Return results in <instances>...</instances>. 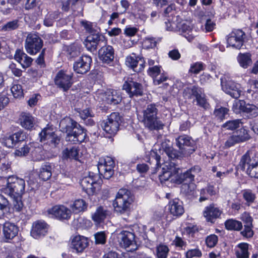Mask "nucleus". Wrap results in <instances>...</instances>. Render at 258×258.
Here are the masks:
<instances>
[{
	"label": "nucleus",
	"instance_id": "35",
	"mask_svg": "<svg viewBox=\"0 0 258 258\" xmlns=\"http://www.w3.org/2000/svg\"><path fill=\"white\" fill-rule=\"evenodd\" d=\"M242 198L245 201V205L249 206L256 199L255 193L250 189H244L241 191Z\"/></svg>",
	"mask_w": 258,
	"mask_h": 258
},
{
	"label": "nucleus",
	"instance_id": "51",
	"mask_svg": "<svg viewBox=\"0 0 258 258\" xmlns=\"http://www.w3.org/2000/svg\"><path fill=\"white\" fill-rule=\"evenodd\" d=\"M183 182L184 183L182 184L181 187V191L185 194H190L194 189L195 184L192 183V181H184Z\"/></svg>",
	"mask_w": 258,
	"mask_h": 258
},
{
	"label": "nucleus",
	"instance_id": "62",
	"mask_svg": "<svg viewBox=\"0 0 258 258\" xmlns=\"http://www.w3.org/2000/svg\"><path fill=\"white\" fill-rule=\"evenodd\" d=\"M68 54L70 58H73L80 54L79 48L76 46H72L68 49Z\"/></svg>",
	"mask_w": 258,
	"mask_h": 258
},
{
	"label": "nucleus",
	"instance_id": "39",
	"mask_svg": "<svg viewBox=\"0 0 258 258\" xmlns=\"http://www.w3.org/2000/svg\"><path fill=\"white\" fill-rule=\"evenodd\" d=\"M161 148L165 152L169 158L173 159L178 158L176 151L172 148L169 141H165L161 143Z\"/></svg>",
	"mask_w": 258,
	"mask_h": 258
},
{
	"label": "nucleus",
	"instance_id": "26",
	"mask_svg": "<svg viewBox=\"0 0 258 258\" xmlns=\"http://www.w3.org/2000/svg\"><path fill=\"white\" fill-rule=\"evenodd\" d=\"M175 162L174 160L169 163H166L162 168V173L159 175V179L161 182L168 180L171 181L173 172H175Z\"/></svg>",
	"mask_w": 258,
	"mask_h": 258
},
{
	"label": "nucleus",
	"instance_id": "18",
	"mask_svg": "<svg viewBox=\"0 0 258 258\" xmlns=\"http://www.w3.org/2000/svg\"><path fill=\"white\" fill-rule=\"evenodd\" d=\"M91 62L92 58L90 56L83 55L74 63V70L78 74H85L89 71Z\"/></svg>",
	"mask_w": 258,
	"mask_h": 258
},
{
	"label": "nucleus",
	"instance_id": "8",
	"mask_svg": "<svg viewBox=\"0 0 258 258\" xmlns=\"http://www.w3.org/2000/svg\"><path fill=\"white\" fill-rule=\"evenodd\" d=\"M121 117L118 112H112L101 123L103 130L109 136L115 135L119 130Z\"/></svg>",
	"mask_w": 258,
	"mask_h": 258
},
{
	"label": "nucleus",
	"instance_id": "59",
	"mask_svg": "<svg viewBox=\"0 0 258 258\" xmlns=\"http://www.w3.org/2000/svg\"><path fill=\"white\" fill-rule=\"evenodd\" d=\"M87 40L89 42H94L97 44H99L100 41V36L95 31H93L92 33H90V34L87 37Z\"/></svg>",
	"mask_w": 258,
	"mask_h": 258
},
{
	"label": "nucleus",
	"instance_id": "60",
	"mask_svg": "<svg viewBox=\"0 0 258 258\" xmlns=\"http://www.w3.org/2000/svg\"><path fill=\"white\" fill-rule=\"evenodd\" d=\"M240 219L244 222V225H252V218L248 213H243L241 215Z\"/></svg>",
	"mask_w": 258,
	"mask_h": 258
},
{
	"label": "nucleus",
	"instance_id": "10",
	"mask_svg": "<svg viewBox=\"0 0 258 258\" xmlns=\"http://www.w3.org/2000/svg\"><path fill=\"white\" fill-rule=\"evenodd\" d=\"M258 166V153L248 151L241 158L239 167L246 173Z\"/></svg>",
	"mask_w": 258,
	"mask_h": 258
},
{
	"label": "nucleus",
	"instance_id": "55",
	"mask_svg": "<svg viewBox=\"0 0 258 258\" xmlns=\"http://www.w3.org/2000/svg\"><path fill=\"white\" fill-rule=\"evenodd\" d=\"M13 199L14 209L16 211H20L23 207V204L21 200L22 197H11Z\"/></svg>",
	"mask_w": 258,
	"mask_h": 258
},
{
	"label": "nucleus",
	"instance_id": "16",
	"mask_svg": "<svg viewBox=\"0 0 258 258\" xmlns=\"http://www.w3.org/2000/svg\"><path fill=\"white\" fill-rule=\"evenodd\" d=\"M122 89L126 91L130 97L141 96L143 92L142 85L134 81L133 78L128 79L125 81Z\"/></svg>",
	"mask_w": 258,
	"mask_h": 258
},
{
	"label": "nucleus",
	"instance_id": "52",
	"mask_svg": "<svg viewBox=\"0 0 258 258\" xmlns=\"http://www.w3.org/2000/svg\"><path fill=\"white\" fill-rule=\"evenodd\" d=\"M11 92L15 98H19L22 96L23 92L22 86L19 84L14 85L11 89Z\"/></svg>",
	"mask_w": 258,
	"mask_h": 258
},
{
	"label": "nucleus",
	"instance_id": "42",
	"mask_svg": "<svg viewBox=\"0 0 258 258\" xmlns=\"http://www.w3.org/2000/svg\"><path fill=\"white\" fill-rule=\"evenodd\" d=\"M238 247V249L236 252L237 257L238 258H248L249 256L248 244L245 243H240Z\"/></svg>",
	"mask_w": 258,
	"mask_h": 258
},
{
	"label": "nucleus",
	"instance_id": "40",
	"mask_svg": "<svg viewBox=\"0 0 258 258\" xmlns=\"http://www.w3.org/2000/svg\"><path fill=\"white\" fill-rule=\"evenodd\" d=\"M225 226L229 230L239 231L242 228V224L239 221L230 219L225 221Z\"/></svg>",
	"mask_w": 258,
	"mask_h": 258
},
{
	"label": "nucleus",
	"instance_id": "49",
	"mask_svg": "<svg viewBox=\"0 0 258 258\" xmlns=\"http://www.w3.org/2000/svg\"><path fill=\"white\" fill-rule=\"evenodd\" d=\"M245 113L250 117H256L258 116V107L253 104H247Z\"/></svg>",
	"mask_w": 258,
	"mask_h": 258
},
{
	"label": "nucleus",
	"instance_id": "28",
	"mask_svg": "<svg viewBox=\"0 0 258 258\" xmlns=\"http://www.w3.org/2000/svg\"><path fill=\"white\" fill-rule=\"evenodd\" d=\"M25 136L22 132H17L12 135L6 136L3 139L2 143L8 148L13 147L16 143L24 140Z\"/></svg>",
	"mask_w": 258,
	"mask_h": 258
},
{
	"label": "nucleus",
	"instance_id": "54",
	"mask_svg": "<svg viewBox=\"0 0 258 258\" xmlns=\"http://www.w3.org/2000/svg\"><path fill=\"white\" fill-rule=\"evenodd\" d=\"M197 104L205 109H207L209 107V104L205 98V95L200 93L196 98Z\"/></svg>",
	"mask_w": 258,
	"mask_h": 258
},
{
	"label": "nucleus",
	"instance_id": "32",
	"mask_svg": "<svg viewBox=\"0 0 258 258\" xmlns=\"http://www.w3.org/2000/svg\"><path fill=\"white\" fill-rule=\"evenodd\" d=\"M180 31L188 41H191L195 36L196 32L193 30L192 25L189 23L183 24L180 28Z\"/></svg>",
	"mask_w": 258,
	"mask_h": 258
},
{
	"label": "nucleus",
	"instance_id": "36",
	"mask_svg": "<svg viewBox=\"0 0 258 258\" xmlns=\"http://www.w3.org/2000/svg\"><path fill=\"white\" fill-rule=\"evenodd\" d=\"M237 61L242 68H247L252 64L251 55L249 53H240L237 56Z\"/></svg>",
	"mask_w": 258,
	"mask_h": 258
},
{
	"label": "nucleus",
	"instance_id": "43",
	"mask_svg": "<svg viewBox=\"0 0 258 258\" xmlns=\"http://www.w3.org/2000/svg\"><path fill=\"white\" fill-rule=\"evenodd\" d=\"M241 124L240 119H234L227 121L222 125V127L227 130L233 131L238 128Z\"/></svg>",
	"mask_w": 258,
	"mask_h": 258
},
{
	"label": "nucleus",
	"instance_id": "14",
	"mask_svg": "<svg viewBox=\"0 0 258 258\" xmlns=\"http://www.w3.org/2000/svg\"><path fill=\"white\" fill-rule=\"evenodd\" d=\"M47 213L59 220L70 219L72 212L70 209L62 205L53 206L47 210Z\"/></svg>",
	"mask_w": 258,
	"mask_h": 258
},
{
	"label": "nucleus",
	"instance_id": "45",
	"mask_svg": "<svg viewBox=\"0 0 258 258\" xmlns=\"http://www.w3.org/2000/svg\"><path fill=\"white\" fill-rule=\"evenodd\" d=\"M229 109L226 107L217 106L215 108L214 114L215 117L220 120L225 118V115L228 114Z\"/></svg>",
	"mask_w": 258,
	"mask_h": 258
},
{
	"label": "nucleus",
	"instance_id": "11",
	"mask_svg": "<svg viewBox=\"0 0 258 258\" xmlns=\"http://www.w3.org/2000/svg\"><path fill=\"white\" fill-rule=\"evenodd\" d=\"M114 161L112 158L106 157L100 159L98 164V172L106 179L110 178L114 173Z\"/></svg>",
	"mask_w": 258,
	"mask_h": 258
},
{
	"label": "nucleus",
	"instance_id": "27",
	"mask_svg": "<svg viewBox=\"0 0 258 258\" xmlns=\"http://www.w3.org/2000/svg\"><path fill=\"white\" fill-rule=\"evenodd\" d=\"M168 210L173 216L179 217L184 213L182 203L178 199H174L169 202Z\"/></svg>",
	"mask_w": 258,
	"mask_h": 258
},
{
	"label": "nucleus",
	"instance_id": "7",
	"mask_svg": "<svg viewBox=\"0 0 258 258\" xmlns=\"http://www.w3.org/2000/svg\"><path fill=\"white\" fill-rule=\"evenodd\" d=\"M175 168L176 171L173 172L172 174L171 182L176 184H181L184 181H193L195 174L200 171V168L199 166H195L182 173L181 170L175 163Z\"/></svg>",
	"mask_w": 258,
	"mask_h": 258
},
{
	"label": "nucleus",
	"instance_id": "31",
	"mask_svg": "<svg viewBox=\"0 0 258 258\" xmlns=\"http://www.w3.org/2000/svg\"><path fill=\"white\" fill-rule=\"evenodd\" d=\"M108 214L109 211L106 208L99 206L96 211L92 214L91 218L95 224L98 225L103 222Z\"/></svg>",
	"mask_w": 258,
	"mask_h": 258
},
{
	"label": "nucleus",
	"instance_id": "37",
	"mask_svg": "<svg viewBox=\"0 0 258 258\" xmlns=\"http://www.w3.org/2000/svg\"><path fill=\"white\" fill-rule=\"evenodd\" d=\"M62 157L64 159L78 160L79 158V150L77 147L74 146L67 148L62 152Z\"/></svg>",
	"mask_w": 258,
	"mask_h": 258
},
{
	"label": "nucleus",
	"instance_id": "20",
	"mask_svg": "<svg viewBox=\"0 0 258 258\" xmlns=\"http://www.w3.org/2000/svg\"><path fill=\"white\" fill-rule=\"evenodd\" d=\"M176 144L183 154L191 153L195 151L194 149H187V147H192L194 144V141L187 136L182 135L176 138Z\"/></svg>",
	"mask_w": 258,
	"mask_h": 258
},
{
	"label": "nucleus",
	"instance_id": "64",
	"mask_svg": "<svg viewBox=\"0 0 258 258\" xmlns=\"http://www.w3.org/2000/svg\"><path fill=\"white\" fill-rule=\"evenodd\" d=\"M203 69V65L202 62H196L190 67L189 71L194 74H198Z\"/></svg>",
	"mask_w": 258,
	"mask_h": 258
},
{
	"label": "nucleus",
	"instance_id": "12",
	"mask_svg": "<svg viewBox=\"0 0 258 258\" xmlns=\"http://www.w3.org/2000/svg\"><path fill=\"white\" fill-rule=\"evenodd\" d=\"M72 77V73L61 70L57 73L55 78V84L60 89L67 91L73 84Z\"/></svg>",
	"mask_w": 258,
	"mask_h": 258
},
{
	"label": "nucleus",
	"instance_id": "33",
	"mask_svg": "<svg viewBox=\"0 0 258 258\" xmlns=\"http://www.w3.org/2000/svg\"><path fill=\"white\" fill-rule=\"evenodd\" d=\"M20 119L21 124L23 127L30 130L34 126L35 123L34 118L30 114L22 113Z\"/></svg>",
	"mask_w": 258,
	"mask_h": 258
},
{
	"label": "nucleus",
	"instance_id": "5",
	"mask_svg": "<svg viewBox=\"0 0 258 258\" xmlns=\"http://www.w3.org/2000/svg\"><path fill=\"white\" fill-rule=\"evenodd\" d=\"M101 179L98 173L89 172L80 181L83 189L88 195H93L100 187Z\"/></svg>",
	"mask_w": 258,
	"mask_h": 258
},
{
	"label": "nucleus",
	"instance_id": "61",
	"mask_svg": "<svg viewBox=\"0 0 258 258\" xmlns=\"http://www.w3.org/2000/svg\"><path fill=\"white\" fill-rule=\"evenodd\" d=\"M9 69L11 71L12 74L16 77H19L22 75V71L16 67L14 63H11L9 66Z\"/></svg>",
	"mask_w": 258,
	"mask_h": 258
},
{
	"label": "nucleus",
	"instance_id": "41",
	"mask_svg": "<svg viewBox=\"0 0 258 258\" xmlns=\"http://www.w3.org/2000/svg\"><path fill=\"white\" fill-rule=\"evenodd\" d=\"M10 209L9 201L3 196L0 195V219L5 217V213Z\"/></svg>",
	"mask_w": 258,
	"mask_h": 258
},
{
	"label": "nucleus",
	"instance_id": "30",
	"mask_svg": "<svg viewBox=\"0 0 258 258\" xmlns=\"http://www.w3.org/2000/svg\"><path fill=\"white\" fill-rule=\"evenodd\" d=\"M3 231L6 239H12L18 234L19 228L14 223L6 222L4 224Z\"/></svg>",
	"mask_w": 258,
	"mask_h": 258
},
{
	"label": "nucleus",
	"instance_id": "63",
	"mask_svg": "<svg viewBox=\"0 0 258 258\" xmlns=\"http://www.w3.org/2000/svg\"><path fill=\"white\" fill-rule=\"evenodd\" d=\"M81 118L84 120L86 119L89 117L93 116V112L89 108H86L84 110H80L78 111Z\"/></svg>",
	"mask_w": 258,
	"mask_h": 258
},
{
	"label": "nucleus",
	"instance_id": "56",
	"mask_svg": "<svg viewBox=\"0 0 258 258\" xmlns=\"http://www.w3.org/2000/svg\"><path fill=\"white\" fill-rule=\"evenodd\" d=\"M160 68L158 66L150 67L148 70V74L154 79L160 74L161 72Z\"/></svg>",
	"mask_w": 258,
	"mask_h": 258
},
{
	"label": "nucleus",
	"instance_id": "17",
	"mask_svg": "<svg viewBox=\"0 0 258 258\" xmlns=\"http://www.w3.org/2000/svg\"><path fill=\"white\" fill-rule=\"evenodd\" d=\"M221 86L222 90L233 98L237 99L240 97L241 90L239 84L231 80L224 81L221 79Z\"/></svg>",
	"mask_w": 258,
	"mask_h": 258
},
{
	"label": "nucleus",
	"instance_id": "2",
	"mask_svg": "<svg viewBox=\"0 0 258 258\" xmlns=\"http://www.w3.org/2000/svg\"><path fill=\"white\" fill-rule=\"evenodd\" d=\"M25 187V182L23 179L11 176L8 178L7 184L3 185L1 190L10 197H20L24 193Z\"/></svg>",
	"mask_w": 258,
	"mask_h": 258
},
{
	"label": "nucleus",
	"instance_id": "38",
	"mask_svg": "<svg viewBox=\"0 0 258 258\" xmlns=\"http://www.w3.org/2000/svg\"><path fill=\"white\" fill-rule=\"evenodd\" d=\"M70 207L74 213H78L86 210L87 208V204L83 199H78L71 205Z\"/></svg>",
	"mask_w": 258,
	"mask_h": 258
},
{
	"label": "nucleus",
	"instance_id": "48",
	"mask_svg": "<svg viewBox=\"0 0 258 258\" xmlns=\"http://www.w3.org/2000/svg\"><path fill=\"white\" fill-rule=\"evenodd\" d=\"M246 140L245 138L239 136H232L229 138L225 143L226 148H229L236 143L243 142Z\"/></svg>",
	"mask_w": 258,
	"mask_h": 258
},
{
	"label": "nucleus",
	"instance_id": "44",
	"mask_svg": "<svg viewBox=\"0 0 258 258\" xmlns=\"http://www.w3.org/2000/svg\"><path fill=\"white\" fill-rule=\"evenodd\" d=\"M246 107H247V104L243 100H235L233 103L232 109L236 114L242 112L245 113V108Z\"/></svg>",
	"mask_w": 258,
	"mask_h": 258
},
{
	"label": "nucleus",
	"instance_id": "13",
	"mask_svg": "<svg viewBox=\"0 0 258 258\" xmlns=\"http://www.w3.org/2000/svg\"><path fill=\"white\" fill-rule=\"evenodd\" d=\"M245 33L241 30H233L227 36V42L229 46L239 49L243 45Z\"/></svg>",
	"mask_w": 258,
	"mask_h": 258
},
{
	"label": "nucleus",
	"instance_id": "29",
	"mask_svg": "<svg viewBox=\"0 0 258 258\" xmlns=\"http://www.w3.org/2000/svg\"><path fill=\"white\" fill-rule=\"evenodd\" d=\"M222 211L214 205H210L205 208L204 211V216L206 220L211 222L221 215Z\"/></svg>",
	"mask_w": 258,
	"mask_h": 258
},
{
	"label": "nucleus",
	"instance_id": "6",
	"mask_svg": "<svg viewBox=\"0 0 258 258\" xmlns=\"http://www.w3.org/2000/svg\"><path fill=\"white\" fill-rule=\"evenodd\" d=\"M118 241L120 246L128 251H134L138 248L136 236L133 230H122L118 234Z\"/></svg>",
	"mask_w": 258,
	"mask_h": 258
},
{
	"label": "nucleus",
	"instance_id": "9",
	"mask_svg": "<svg viewBox=\"0 0 258 258\" xmlns=\"http://www.w3.org/2000/svg\"><path fill=\"white\" fill-rule=\"evenodd\" d=\"M43 41L35 33L29 34L25 41V48L27 52L30 55H35L42 48Z\"/></svg>",
	"mask_w": 258,
	"mask_h": 258
},
{
	"label": "nucleus",
	"instance_id": "53",
	"mask_svg": "<svg viewBox=\"0 0 258 258\" xmlns=\"http://www.w3.org/2000/svg\"><path fill=\"white\" fill-rule=\"evenodd\" d=\"M96 244H104L106 242V235L104 231L98 232L94 235Z\"/></svg>",
	"mask_w": 258,
	"mask_h": 258
},
{
	"label": "nucleus",
	"instance_id": "19",
	"mask_svg": "<svg viewBox=\"0 0 258 258\" xmlns=\"http://www.w3.org/2000/svg\"><path fill=\"white\" fill-rule=\"evenodd\" d=\"M88 239L86 237L77 235L72 239L70 247L74 252L82 253L88 247Z\"/></svg>",
	"mask_w": 258,
	"mask_h": 258
},
{
	"label": "nucleus",
	"instance_id": "46",
	"mask_svg": "<svg viewBox=\"0 0 258 258\" xmlns=\"http://www.w3.org/2000/svg\"><path fill=\"white\" fill-rule=\"evenodd\" d=\"M200 93L198 88L195 86L186 88L183 92L184 97L188 99H191L192 96L196 98Z\"/></svg>",
	"mask_w": 258,
	"mask_h": 258
},
{
	"label": "nucleus",
	"instance_id": "22",
	"mask_svg": "<svg viewBox=\"0 0 258 258\" xmlns=\"http://www.w3.org/2000/svg\"><path fill=\"white\" fill-rule=\"evenodd\" d=\"M125 64L135 72H139L144 68L145 61L141 57H137L135 53H132V55L126 57Z\"/></svg>",
	"mask_w": 258,
	"mask_h": 258
},
{
	"label": "nucleus",
	"instance_id": "57",
	"mask_svg": "<svg viewBox=\"0 0 258 258\" xmlns=\"http://www.w3.org/2000/svg\"><path fill=\"white\" fill-rule=\"evenodd\" d=\"M202 255L201 251L198 248L188 250L186 252V258H192L194 257H201Z\"/></svg>",
	"mask_w": 258,
	"mask_h": 258
},
{
	"label": "nucleus",
	"instance_id": "1",
	"mask_svg": "<svg viewBox=\"0 0 258 258\" xmlns=\"http://www.w3.org/2000/svg\"><path fill=\"white\" fill-rule=\"evenodd\" d=\"M59 128L61 132L67 134L66 141L73 144L84 142L87 135L84 128L69 117L60 120Z\"/></svg>",
	"mask_w": 258,
	"mask_h": 258
},
{
	"label": "nucleus",
	"instance_id": "15",
	"mask_svg": "<svg viewBox=\"0 0 258 258\" xmlns=\"http://www.w3.org/2000/svg\"><path fill=\"white\" fill-rule=\"evenodd\" d=\"M40 141L45 142L47 144L56 147L60 141L59 138L55 134L53 129L51 127L44 128L39 133Z\"/></svg>",
	"mask_w": 258,
	"mask_h": 258
},
{
	"label": "nucleus",
	"instance_id": "23",
	"mask_svg": "<svg viewBox=\"0 0 258 258\" xmlns=\"http://www.w3.org/2000/svg\"><path fill=\"white\" fill-rule=\"evenodd\" d=\"M101 95L102 100L107 104L115 105L121 100L120 94L114 90H107L102 93Z\"/></svg>",
	"mask_w": 258,
	"mask_h": 258
},
{
	"label": "nucleus",
	"instance_id": "25",
	"mask_svg": "<svg viewBox=\"0 0 258 258\" xmlns=\"http://www.w3.org/2000/svg\"><path fill=\"white\" fill-rule=\"evenodd\" d=\"M14 58L21 65L22 68L25 69L30 67L33 60L31 57L20 49L16 51Z\"/></svg>",
	"mask_w": 258,
	"mask_h": 258
},
{
	"label": "nucleus",
	"instance_id": "3",
	"mask_svg": "<svg viewBox=\"0 0 258 258\" xmlns=\"http://www.w3.org/2000/svg\"><path fill=\"white\" fill-rule=\"evenodd\" d=\"M157 113L158 109L155 104H149L143 110V121L146 127L151 130L162 128L164 125L158 118Z\"/></svg>",
	"mask_w": 258,
	"mask_h": 258
},
{
	"label": "nucleus",
	"instance_id": "4",
	"mask_svg": "<svg viewBox=\"0 0 258 258\" xmlns=\"http://www.w3.org/2000/svg\"><path fill=\"white\" fill-rule=\"evenodd\" d=\"M133 202L131 193L126 189H120L118 191L113 205L116 212L123 214L128 211Z\"/></svg>",
	"mask_w": 258,
	"mask_h": 258
},
{
	"label": "nucleus",
	"instance_id": "34",
	"mask_svg": "<svg viewBox=\"0 0 258 258\" xmlns=\"http://www.w3.org/2000/svg\"><path fill=\"white\" fill-rule=\"evenodd\" d=\"M53 167L51 164L46 163L42 165L39 171V177L43 180H48L51 176Z\"/></svg>",
	"mask_w": 258,
	"mask_h": 258
},
{
	"label": "nucleus",
	"instance_id": "21",
	"mask_svg": "<svg viewBox=\"0 0 258 258\" xmlns=\"http://www.w3.org/2000/svg\"><path fill=\"white\" fill-rule=\"evenodd\" d=\"M99 59L102 62L109 64L111 63L114 58V51L113 47L110 45L102 46L98 51Z\"/></svg>",
	"mask_w": 258,
	"mask_h": 258
},
{
	"label": "nucleus",
	"instance_id": "47",
	"mask_svg": "<svg viewBox=\"0 0 258 258\" xmlns=\"http://www.w3.org/2000/svg\"><path fill=\"white\" fill-rule=\"evenodd\" d=\"M169 249L164 244H160L156 247V256L157 258H167Z\"/></svg>",
	"mask_w": 258,
	"mask_h": 258
},
{
	"label": "nucleus",
	"instance_id": "24",
	"mask_svg": "<svg viewBox=\"0 0 258 258\" xmlns=\"http://www.w3.org/2000/svg\"><path fill=\"white\" fill-rule=\"evenodd\" d=\"M48 225L43 221H38L33 223L31 235L35 239L44 236L47 232Z\"/></svg>",
	"mask_w": 258,
	"mask_h": 258
},
{
	"label": "nucleus",
	"instance_id": "50",
	"mask_svg": "<svg viewBox=\"0 0 258 258\" xmlns=\"http://www.w3.org/2000/svg\"><path fill=\"white\" fill-rule=\"evenodd\" d=\"M19 26V21L14 20L7 22L2 26V30L4 31H9L15 30L18 28Z\"/></svg>",
	"mask_w": 258,
	"mask_h": 258
},
{
	"label": "nucleus",
	"instance_id": "58",
	"mask_svg": "<svg viewBox=\"0 0 258 258\" xmlns=\"http://www.w3.org/2000/svg\"><path fill=\"white\" fill-rule=\"evenodd\" d=\"M218 241V237L216 235H211L208 236L206 242L208 247H213L215 246Z\"/></svg>",
	"mask_w": 258,
	"mask_h": 258
}]
</instances>
